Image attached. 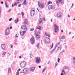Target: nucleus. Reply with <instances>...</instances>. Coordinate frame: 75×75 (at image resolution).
I'll return each instance as SVG.
<instances>
[{"instance_id": "nucleus-22", "label": "nucleus", "mask_w": 75, "mask_h": 75, "mask_svg": "<svg viewBox=\"0 0 75 75\" xmlns=\"http://www.w3.org/2000/svg\"><path fill=\"white\" fill-rule=\"evenodd\" d=\"M25 21H24V24H27V21H28L27 19H25Z\"/></svg>"}, {"instance_id": "nucleus-15", "label": "nucleus", "mask_w": 75, "mask_h": 75, "mask_svg": "<svg viewBox=\"0 0 75 75\" xmlns=\"http://www.w3.org/2000/svg\"><path fill=\"white\" fill-rule=\"evenodd\" d=\"M35 69V67H31L30 68V71H33Z\"/></svg>"}, {"instance_id": "nucleus-56", "label": "nucleus", "mask_w": 75, "mask_h": 75, "mask_svg": "<svg viewBox=\"0 0 75 75\" xmlns=\"http://www.w3.org/2000/svg\"><path fill=\"white\" fill-rule=\"evenodd\" d=\"M38 67H39V68H41V66H39Z\"/></svg>"}, {"instance_id": "nucleus-47", "label": "nucleus", "mask_w": 75, "mask_h": 75, "mask_svg": "<svg viewBox=\"0 0 75 75\" xmlns=\"http://www.w3.org/2000/svg\"><path fill=\"white\" fill-rule=\"evenodd\" d=\"M21 14H22V16H24V13L23 12H21Z\"/></svg>"}, {"instance_id": "nucleus-55", "label": "nucleus", "mask_w": 75, "mask_h": 75, "mask_svg": "<svg viewBox=\"0 0 75 75\" xmlns=\"http://www.w3.org/2000/svg\"><path fill=\"white\" fill-rule=\"evenodd\" d=\"M16 35L15 36L16 38H17L18 37V36H17V35L16 34Z\"/></svg>"}, {"instance_id": "nucleus-17", "label": "nucleus", "mask_w": 75, "mask_h": 75, "mask_svg": "<svg viewBox=\"0 0 75 75\" xmlns=\"http://www.w3.org/2000/svg\"><path fill=\"white\" fill-rule=\"evenodd\" d=\"M11 69L10 68H9L8 69V74H10L11 73Z\"/></svg>"}, {"instance_id": "nucleus-31", "label": "nucleus", "mask_w": 75, "mask_h": 75, "mask_svg": "<svg viewBox=\"0 0 75 75\" xmlns=\"http://www.w3.org/2000/svg\"><path fill=\"white\" fill-rule=\"evenodd\" d=\"M48 5H49V4H52V2H51L50 1H49L48 2Z\"/></svg>"}, {"instance_id": "nucleus-19", "label": "nucleus", "mask_w": 75, "mask_h": 75, "mask_svg": "<svg viewBox=\"0 0 75 75\" xmlns=\"http://www.w3.org/2000/svg\"><path fill=\"white\" fill-rule=\"evenodd\" d=\"M18 18H17L16 19L15 21V23L16 24H17V23H18Z\"/></svg>"}, {"instance_id": "nucleus-44", "label": "nucleus", "mask_w": 75, "mask_h": 75, "mask_svg": "<svg viewBox=\"0 0 75 75\" xmlns=\"http://www.w3.org/2000/svg\"><path fill=\"white\" fill-rule=\"evenodd\" d=\"M52 48H53V43H52V44L51 47L50 48V50H51V49H52Z\"/></svg>"}, {"instance_id": "nucleus-23", "label": "nucleus", "mask_w": 75, "mask_h": 75, "mask_svg": "<svg viewBox=\"0 0 75 75\" xmlns=\"http://www.w3.org/2000/svg\"><path fill=\"white\" fill-rule=\"evenodd\" d=\"M56 3H57V6H58L59 4V0H56Z\"/></svg>"}, {"instance_id": "nucleus-20", "label": "nucleus", "mask_w": 75, "mask_h": 75, "mask_svg": "<svg viewBox=\"0 0 75 75\" xmlns=\"http://www.w3.org/2000/svg\"><path fill=\"white\" fill-rule=\"evenodd\" d=\"M46 69H47V67H45L42 71V73H43Z\"/></svg>"}, {"instance_id": "nucleus-11", "label": "nucleus", "mask_w": 75, "mask_h": 75, "mask_svg": "<svg viewBox=\"0 0 75 75\" xmlns=\"http://www.w3.org/2000/svg\"><path fill=\"white\" fill-rule=\"evenodd\" d=\"M45 41L46 42H50V39L47 37H46Z\"/></svg>"}, {"instance_id": "nucleus-49", "label": "nucleus", "mask_w": 75, "mask_h": 75, "mask_svg": "<svg viewBox=\"0 0 75 75\" xmlns=\"http://www.w3.org/2000/svg\"><path fill=\"white\" fill-rule=\"evenodd\" d=\"M54 50H52L50 51V52L51 53H52L53 52H54Z\"/></svg>"}, {"instance_id": "nucleus-16", "label": "nucleus", "mask_w": 75, "mask_h": 75, "mask_svg": "<svg viewBox=\"0 0 75 75\" xmlns=\"http://www.w3.org/2000/svg\"><path fill=\"white\" fill-rule=\"evenodd\" d=\"M32 10L30 11V16L32 17H33V16H34V12H32Z\"/></svg>"}, {"instance_id": "nucleus-54", "label": "nucleus", "mask_w": 75, "mask_h": 75, "mask_svg": "<svg viewBox=\"0 0 75 75\" xmlns=\"http://www.w3.org/2000/svg\"><path fill=\"white\" fill-rule=\"evenodd\" d=\"M15 42H17V40H14Z\"/></svg>"}, {"instance_id": "nucleus-37", "label": "nucleus", "mask_w": 75, "mask_h": 75, "mask_svg": "<svg viewBox=\"0 0 75 75\" xmlns=\"http://www.w3.org/2000/svg\"><path fill=\"white\" fill-rule=\"evenodd\" d=\"M27 30H25L23 32V34H25V33H26V31Z\"/></svg>"}, {"instance_id": "nucleus-13", "label": "nucleus", "mask_w": 75, "mask_h": 75, "mask_svg": "<svg viewBox=\"0 0 75 75\" xmlns=\"http://www.w3.org/2000/svg\"><path fill=\"white\" fill-rule=\"evenodd\" d=\"M56 16L57 17H62V13L61 12H59Z\"/></svg>"}, {"instance_id": "nucleus-51", "label": "nucleus", "mask_w": 75, "mask_h": 75, "mask_svg": "<svg viewBox=\"0 0 75 75\" xmlns=\"http://www.w3.org/2000/svg\"><path fill=\"white\" fill-rule=\"evenodd\" d=\"M73 6H74V4H72V6H71V8H72L73 7Z\"/></svg>"}, {"instance_id": "nucleus-42", "label": "nucleus", "mask_w": 75, "mask_h": 75, "mask_svg": "<svg viewBox=\"0 0 75 75\" xmlns=\"http://www.w3.org/2000/svg\"><path fill=\"white\" fill-rule=\"evenodd\" d=\"M30 31H34V29L32 28L30 30Z\"/></svg>"}, {"instance_id": "nucleus-59", "label": "nucleus", "mask_w": 75, "mask_h": 75, "mask_svg": "<svg viewBox=\"0 0 75 75\" xmlns=\"http://www.w3.org/2000/svg\"><path fill=\"white\" fill-rule=\"evenodd\" d=\"M55 49H56V47H55L54 48V49L53 50H54H54H55Z\"/></svg>"}, {"instance_id": "nucleus-30", "label": "nucleus", "mask_w": 75, "mask_h": 75, "mask_svg": "<svg viewBox=\"0 0 75 75\" xmlns=\"http://www.w3.org/2000/svg\"><path fill=\"white\" fill-rule=\"evenodd\" d=\"M7 1H5V5L6 7L7 8L8 7V5H7Z\"/></svg>"}, {"instance_id": "nucleus-46", "label": "nucleus", "mask_w": 75, "mask_h": 75, "mask_svg": "<svg viewBox=\"0 0 75 75\" xmlns=\"http://www.w3.org/2000/svg\"><path fill=\"white\" fill-rule=\"evenodd\" d=\"M18 7H21V4H19L18 5Z\"/></svg>"}, {"instance_id": "nucleus-45", "label": "nucleus", "mask_w": 75, "mask_h": 75, "mask_svg": "<svg viewBox=\"0 0 75 75\" xmlns=\"http://www.w3.org/2000/svg\"><path fill=\"white\" fill-rule=\"evenodd\" d=\"M33 9H31V10H32V12H34L35 13V10H33Z\"/></svg>"}, {"instance_id": "nucleus-36", "label": "nucleus", "mask_w": 75, "mask_h": 75, "mask_svg": "<svg viewBox=\"0 0 75 75\" xmlns=\"http://www.w3.org/2000/svg\"><path fill=\"white\" fill-rule=\"evenodd\" d=\"M17 2H15L14 4V6H17Z\"/></svg>"}, {"instance_id": "nucleus-21", "label": "nucleus", "mask_w": 75, "mask_h": 75, "mask_svg": "<svg viewBox=\"0 0 75 75\" xmlns=\"http://www.w3.org/2000/svg\"><path fill=\"white\" fill-rule=\"evenodd\" d=\"M73 64L75 66V57H73Z\"/></svg>"}, {"instance_id": "nucleus-41", "label": "nucleus", "mask_w": 75, "mask_h": 75, "mask_svg": "<svg viewBox=\"0 0 75 75\" xmlns=\"http://www.w3.org/2000/svg\"><path fill=\"white\" fill-rule=\"evenodd\" d=\"M45 34L46 36H48L49 37H50V36L47 33H45Z\"/></svg>"}, {"instance_id": "nucleus-18", "label": "nucleus", "mask_w": 75, "mask_h": 75, "mask_svg": "<svg viewBox=\"0 0 75 75\" xmlns=\"http://www.w3.org/2000/svg\"><path fill=\"white\" fill-rule=\"evenodd\" d=\"M64 69H67L68 70H69V67L67 66H64Z\"/></svg>"}, {"instance_id": "nucleus-40", "label": "nucleus", "mask_w": 75, "mask_h": 75, "mask_svg": "<svg viewBox=\"0 0 75 75\" xmlns=\"http://www.w3.org/2000/svg\"><path fill=\"white\" fill-rule=\"evenodd\" d=\"M59 61H60V59H59V58H58V62L59 63Z\"/></svg>"}, {"instance_id": "nucleus-14", "label": "nucleus", "mask_w": 75, "mask_h": 75, "mask_svg": "<svg viewBox=\"0 0 75 75\" xmlns=\"http://www.w3.org/2000/svg\"><path fill=\"white\" fill-rule=\"evenodd\" d=\"M10 33V31L5 30V35H8Z\"/></svg>"}, {"instance_id": "nucleus-50", "label": "nucleus", "mask_w": 75, "mask_h": 75, "mask_svg": "<svg viewBox=\"0 0 75 75\" xmlns=\"http://www.w3.org/2000/svg\"><path fill=\"white\" fill-rule=\"evenodd\" d=\"M41 28H37V29H39L40 30H41Z\"/></svg>"}, {"instance_id": "nucleus-48", "label": "nucleus", "mask_w": 75, "mask_h": 75, "mask_svg": "<svg viewBox=\"0 0 75 75\" xmlns=\"http://www.w3.org/2000/svg\"><path fill=\"white\" fill-rule=\"evenodd\" d=\"M6 1V2L7 1H8V2L9 3H10V0H6V1Z\"/></svg>"}, {"instance_id": "nucleus-5", "label": "nucleus", "mask_w": 75, "mask_h": 75, "mask_svg": "<svg viewBox=\"0 0 75 75\" xmlns=\"http://www.w3.org/2000/svg\"><path fill=\"white\" fill-rule=\"evenodd\" d=\"M55 8V7L54 5H49L48 6L49 10H54Z\"/></svg>"}, {"instance_id": "nucleus-62", "label": "nucleus", "mask_w": 75, "mask_h": 75, "mask_svg": "<svg viewBox=\"0 0 75 75\" xmlns=\"http://www.w3.org/2000/svg\"><path fill=\"white\" fill-rule=\"evenodd\" d=\"M56 45H57V46H58V45H59V43H57Z\"/></svg>"}, {"instance_id": "nucleus-27", "label": "nucleus", "mask_w": 75, "mask_h": 75, "mask_svg": "<svg viewBox=\"0 0 75 75\" xmlns=\"http://www.w3.org/2000/svg\"><path fill=\"white\" fill-rule=\"evenodd\" d=\"M26 0H24V1L23 3V6H24L25 5V4H26L25 3H26Z\"/></svg>"}, {"instance_id": "nucleus-28", "label": "nucleus", "mask_w": 75, "mask_h": 75, "mask_svg": "<svg viewBox=\"0 0 75 75\" xmlns=\"http://www.w3.org/2000/svg\"><path fill=\"white\" fill-rule=\"evenodd\" d=\"M62 74H65V71H64V69L62 70Z\"/></svg>"}, {"instance_id": "nucleus-4", "label": "nucleus", "mask_w": 75, "mask_h": 75, "mask_svg": "<svg viewBox=\"0 0 75 75\" xmlns=\"http://www.w3.org/2000/svg\"><path fill=\"white\" fill-rule=\"evenodd\" d=\"M54 31L55 33H57L58 31V26L56 24L54 25Z\"/></svg>"}, {"instance_id": "nucleus-3", "label": "nucleus", "mask_w": 75, "mask_h": 75, "mask_svg": "<svg viewBox=\"0 0 75 75\" xmlns=\"http://www.w3.org/2000/svg\"><path fill=\"white\" fill-rule=\"evenodd\" d=\"M26 65V63L24 61L22 62L20 64V66L21 68H24L25 67Z\"/></svg>"}, {"instance_id": "nucleus-6", "label": "nucleus", "mask_w": 75, "mask_h": 75, "mask_svg": "<svg viewBox=\"0 0 75 75\" xmlns=\"http://www.w3.org/2000/svg\"><path fill=\"white\" fill-rule=\"evenodd\" d=\"M29 70L28 69H27V68H25L23 70V72L24 73V74H27Z\"/></svg>"}, {"instance_id": "nucleus-9", "label": "nucleus", "mask_w": 75, "mask_h": 75, "mask_svg": "<svg viewBox=\"0 0 75 75\" xmlns=\"http://www.w3.org/2000/svg\"><path fill=\"white\" fill-rule=\"evenodd\" d=\"M38 5L40 8H42L44 6L43 4H39V3H38Z\"/></svg>"}, {"instance_id": "nucleus-60", "label": "nucleus", "mask_w": 75, "mask_h": 75, "mask_svg": "<svg viewBox=\"0 0 75 75\" xmlns=\"http://www.w3.org/2000/svg\"><path fill=\"white\" fill-rule=\"evenodd\" d=\"M1 4H3V1H1Z\"/></svg>"}, {"instance_id": "nucleus-12", "label": "nucleus", "mask_w": 75, "mask_h": 75, "mask_svg": "<svg viewBox=\"0 0 75 75\" xmlns=\"http://www.w3.org/2000/svg\"><path fill=\"white\" fill-rule=\"evenodd\" d=\"M35 41V40H34V38L33 37L30 39V42L31 44H34Z\"/></svg>"}, {"instance_id": "nucleus-35", "label": "nucleus", "mask_w": 75, "mask_h": 75, "mask_svg": "<svg viewBox=\"0 0 75 75\" xmlns=\"http://www.w3.org/2000/svg\"><path fill=\"white\" fill-rule=\"evenodd\" d=\"M41 28V27L40 26H37L36 27V29H37V28Z\"/></svg>"}, {"instance_id": "nucleus-33", "label": "nucleus", "mask_w": 75, "mask_h": 75, "mask_svg": "<svg viewBox=\"0 0 75 75\" xmlns=\"http://www.w3.org/2000/svg\"><path fill=\"white\" fill-rule=\"evenodd\" d=\"M19 74H20V72H19V71H18L16 72V75H19Z\"/></svg>"}, {"instance_id": "nucleus-10", "label": "nucleus", "mask_w": 75, "mask_h": 75, "mask_svg": "<svg viewBox=\"0 0 75 75\" xmlns=\"http://www.w3.org/2000/svg\"><path fill=\"white\" fill-rule=\"evenodd\" d=\"M1 48L3 50H6V45L2 44L1 45Z\"/></svg>"}, {"instance_id": "nucleus-2", "label": "nucleus", "mask_w": 75, "mask_h": 75, "mask_svg": "<svg viewBox=\"0 0 75 75\" xmlns=\"http://www.w3.org/2000/svg\"><path fill=\"white\" fill-rule=\"evenodd\" d=\"M40 32H38L37 33L35 32V35L37 38L38 39H39L40 38Z\"/></svg>"}, {"instance_id": "nucleus-53", "label": "nucleus", "mask_w": 75, "mask_h": 75, "mask_svg": "<svg viewBox=\"0 0 75 75\" xmlns=\"http://www.w3.org/2000/svg\"><path fill=\"white\" fill-rule=\"evenodd\" d=\"M43 20L44 21H46V20H45V18H43Z\"/></svg>"}, {"instance_id": "nucleus-8", "label": "nucleus", "mask_w": 75, "mask_h": 75, "mask_svg": "<svg viewBox=\"0 0 75 75\" xmlns=\"http://www.w3.org/2000/svg\"><path fill=\"white\" fill-rule=\"evenodd\" d=\"M21 28L23 30H27V28L26 26H24L23 25H22L21 26Z\"/></svg>"}, {"instance_id": "nucleus-1", "label": "nucleus", "mask_w": 75, "mask_h": 75, "mask_svg": "<svg viewBox=\"0 0 75 75\" xmlns=\"http://www.w3.org/2000/svg\"><path fill=\"white\" fill-rule=\"evenodd\" d=\"M36 63L37 64H40L41 62V59L40 57H35Z\"/></svg>"}, {"instance_id": "nucleus-32", "label": "nucleus", "mask_w": 75, "mask_h": 75, "mask_svg": "<svg viewBox=\"0 0 75 75\" xmlns=\"http://www.w3.org/2000/svg\"><path fill=\"white\" fill-rule=\"evenodd\" d=\"M6 52H5L3 53V54H2V55H3L4 56L5 55V54H6Z\"/></svg>"}, {"instance_id": "nucleus-38", "label": "nucleus", "mask_w": 75, "mask_h": 75, "mask_svg": "<svg viewBox=\"0 0 75 75\" xmlns=\"http://www.w3.org/2000/svg\"><path fill=\"white\" fill-rule=\"evenodd\" d=\"M11 11V9H10L9 10H8L7 11V13H10Z\"/></svg>"}, {"instance_id": "nucleus-7", "label": "nucleus", "mask_w": 75, "mask_h": 75, "mask_svg": "<svg viewBox=\"0 0 75 75\" xmlns=\"http://www.w3.org/2000/svg\"><path fill=\"white\" fill-rule=\"evenodd\" d=\"M42 21H43V19H42V18H40L38 20V25L40 24L42 22Z\"/></svg>"}, {"instance_id": "nucleus-43", "label": "nucleus", "mask_w": 75, "mask_h": 75, "mask_svg": "<svg viewBox=\"0 0 75 75\" xmlns=\"http://www.w3.org/2000/svg\"><path fill=\"white\" fill-rule=\"evenodd\" d=\"M12 19H13V18H10L9 19V21H11V20H12Z\"/></svg>"}, {"instance_id": "nucleus-57", "label": "nucleus", "mask_w": 75, "mask_h": 75, "mask_svg": "<svg viewBox=\"0 0 75 75\" xmlns=\"http://www.w3.org/2000/svg\"><path fill=\"white\" fill-rule=\"evenodd\" d=\"M58 47V45H56V46H55V47H56V48H57Z\"/></svg>"}, {"instance_id": "nucleus-61", "label": "nucleus", "mask_w": 75, "mask_h": 75, "mask_svg": "<svg viewBox=\"0 0 75 75\" xmlns=\"http://www.w3.org/2000/svg\"><path fill=\"white\" fill-rule=\"evenodd\" d=\"M12 27L11 26L10 27V29H12Z\"/></svg>"}, {"instance_id": "nucleus-25", "label": "nucleus", "mask_w": 75, "mask_h": 75, "mask_svg": "<svg viewBox=\"0 0 75 75\" xmlns=\"http://www.w3.org/2000/svg\"><path fill=\"white\" fill-rule=\"evenodd\" d=\"M20 34L21 36H23L24 35V34L23 32H21Z\"/></svg>"}, {"instance_id": "nucleus-39", "label": "nucleus", "mask_w": 75, "mask_h": 75, "mask_svg": "<svg viewBox=\"0 0 75 75\" xmlns=\"http://www.w3.org/2000/svg\"><path fill=\"white\" fill-rule=\"evenodd\" d=\"M58 65V63L57 62H56L55 64V68H56L57 67V66Z\"/></svg>"}, {"instance_id": "nucleus-24", "label": "nucleus", "mask_w": 75, "mask_h": 75, "mask_svg": "<svg viewBox=\"0 0 75 75\" xmlns=\"http://www.w3.org/2000/svg\"><path fill=\"white\" fill-rule=\"evenodd\" d=\"M37 49H39L40 48V43H38L37 46Z\"/></svg>"}, {"instance_id": "nucleus-63", "label": "nucleus", "mask_w": 75, "mask_h": 75, "mask_svg": "<svg viewBox=\"0 0 75 75\" xmlns=\"http://www.w3.org/2000/svg\"><path fill=\"white\" fill-rule=\"evenodd\" d=\"M60 75H64V74H63V73H62Z\"/></svg>"}, {"instance_id": "nucleus-34", "label": "nucleus", "mask_w": 75, "mask_h": 75, "mask_svg": "<svg viewBox=\"0 0 75 75\" xmlns=\"http://www.w3.org/2000/svg\"><path fill=\"white\" fill-rule=\"evenodd\" d=\"M9 29H10V28L8 27L7 29H6L5 30H6L7 31H10V30H9Z\"/></svg>"}, {"instance_id": "nucleus-64", "label": "nucleus", "mask_w": 75, "mask_h": 75, "mask_svg": "<svg viewBox=\"0 0 75 75\" xmlns=\"http://www.w3.org/2000/svg\"><path fill=\"white\" fill-rule=\"evenodd\" d=\"M68 17H70V16H69V15H68Z\"/></svg>"}, {"instance_id": "nucleus-58", "label": "nucleus", "mask_w": 75, "mask_h": 75, "mask_svg": "<svg viewBox=\"0 0 75 75\" xmlns=\"http://www.w3.org/2000/svg\"><path fill=\"white\" fill-rule=\"evenodd\" d=\"M14 4H12V7H14Z\"/></svg>"}, {"instance_id": "nucleus-52", "label": "nucleus", "mask_w": 75, "mask_h": 75, "mask_svg": "<svg viewBox=\"0 0 75 75\" xmlns=\"http://www.w3.org/2000/svg\"><path fill=\"white\" fill-rule=\"evenodd\" d=\"M33 57V54H30V57L32 58Z\"/></svg>"}, {"instance_id": "nucleus-26", "label": "nucleus", "mask_w": 75, "mask_h": 75, "mask_svg": "<svg viewBox=\"0 0 75 75\" xmlns=\"http://www.w3.org/2000/svg\"><path fill=\"white\" fill-rule=\"evenodd\" d=\"M61 38L62 40H63V39H65V36H62L61 37Z\"/></svg>"}, {"instance_id": "nucleus-29", "label": "nucleus", "mask_w": 75, "mask_h": 75, "mask_svg": "<svg viewBox=\"0 0 75 75\" xmlns=\"http://www.w3.org/2000/svg\"><path fill=\"white\" fill-rule=\"evenodd\" d=\"M59 3H60V4H62V1L61 0H59Z\"/></svg>"}]
</instances>
